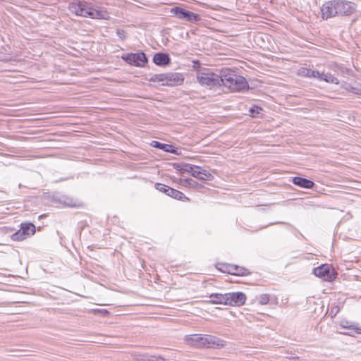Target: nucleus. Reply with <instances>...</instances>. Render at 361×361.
I'll list each match as a JSON object with an SVG mask.
<instances>
[{"mask_svg":"<svg viewBox=\"0 0 361 361\" xmlns=\"http://www.w3.org/2000/svg\"><path fill=\"white\" fill-rule=\"evenodd\" d=\"M136 359L137 360H143V361H164V358L161 356L156 358L154 356L147 357V356L142 355V356H140V357H137Z\"/></svg>","mask_w":361,"mask_h":361,"instance_id":"30","label":"nucleus"},{"mask_svg":"<svg viewBox=\"0 0 361 361\" xmlns=\"http://www.w3.org/2000/svg\"><path fill=\"white\" fill-rule=\"evenodd\" d=\"M322 16L323 19H328L337 16L335 1H331L324 4L322 8Z\"/></svg>","mask_w":361,"mask_h":361,"instance_id":"10","label":"nucleus"},{"mask_svg":"<svg viewBox=\"0 0 361 361\" xmlns=\"http://www.w3.org/2000/svg\"><path fill=\"white\" fill-rule=\"evenodd\" d=\"M171 149L172 150L171 151H168V152H170V153H172V154H177V155L180 154V149L179 148H178V147H174L172 145H171Z\"/></svg>","mask_w":361,"mask_h":361,"instance_id":"35","label":"nucleus"},{"mask_svg":"<svg viewBox=\"0 0 361 361\" xmlns=\"http://www.w3.org/2000/svg\"><path fill=\"white\" fill-rule=\"evenodd\" d=\"M340 326L343 329L350 330V331L348 332H341V334L348 336H353V334H361V327L357 326L356 325L353 324L352 322L349 321H341Z\"/></svg>","mask_w":361,"mask_h":361,"instance_id":"13","label":"nucleus"},{"mask_svg":"<svg viewBox=\"0 0 361 361\" xmlns=\"http://www.w3.org/2000/svg\"><path fill=\"white\" fill-rule=\"evenodd\" d=\"M200 180L206 181V180H212L214 176L210 173L208 171L202 169V175L200 176Z\"/></svg>","mask_w":361,"mask_h":361,"instance_id":"31","label":"nucleus"},{"mask_svg":"<svg viewBox=\"0 0 361 361\" xmlns=\"http://www.w3.org/2000/svg\"><path fill=\"white\" fill-rule=\"evenodd\" d=\"M25 238L20 229L11 235V239L14 241H21Z\"/></svg>","mask_w":361,"mask_h":361,"instance_id":"32","label":"nucleus"},{"mask_svg":"<svg viewBox=\"0 0 361 361\" xmlns=\"http://www.w3.org/2000/svg\"><path fill=\"white\" fill-rule=\"evenodd\" d=\"M192 164L188 163H175L173 164L174 169L181 173H190L192 169Z\"/></svg>","mask_w":361,"mask_h":361,"instance_id":"22","label":"nucleus"},{"mask_svg":"<svg viewBox=\"0 0 361 361\" xmlns=\"http://www.w3.org/2000/svg\"><path fill=\"white\" fill-rule=\"evenodd\" d=\"M345 90L355 94L361 95V85L352 86L351 85L346 84L344 87Z\"/></svg>","mask_w":361,"mask_h":361,"instance_id":"26","label":"nucleus"},{"mask_svg":"<svg viewBox=\"0 0 361 361\" xmlns=\"http://www.w3.org/2000/svg\"><path fill=\"white\" fill-rule=\"evenodd\" d=\"M226 345V341L214 336L204 334L202 348H222Z\"/></svg>","mask_w":361,"mask_h":361,"instance_id":"6","label":"nucleus"},{"mask_svg":"<svg viewBox=\"0 0 361 361\" xmlns=\"http://www.w3.org/2000/svg\"><path fill=\"white\" fill-rule=\"evenodd\" d=\"M121 58L129 65L136 67H145L148 63V59L143 51L124 54Z\"/></svg>","mask_w":361,"mask_h":361,"instance_id":"3","label":"nucleus"},{"mask_svg":"<svg viewBox=\"0 0 361 361\" xmlns=\"http://www.w3.org/2000/svg\"><path fill=\"white\" fill-rule=\"evenodd\" d=\"M60 201L61 203L68 207H75L78 206L76 200L69 197L63 196L61 197Z\"/></svg>","mask_w":361,"mask_h":361,"instance_id":"24","label":"nucleus"},{"mask_svg":"<svg viewBox=\"0 0 361 361\" xmlns=\"http://www.w3.org/2000/svg\"><path fill=\"white\" fill-rule=\"evenodd\" d=\"M298 75L302 77L317 79V77H319V71L307 68H301L299 70Z\"/></svg>","mask_w":361,"mask_h":361,"instance_id":"19","label":"nucleus"},{"mask_svg":"<svg viewBox=\"0 0 361 361\" xmlns=\"http://www.w3.org/2000/svg\"><path fill=\"white\" fill-rule=\"evenodd\" d=\"M153 62L159 66L164 67L171 63V58L169 54L158 52L153 56Z\"/></svg>","mask_w":361,"mask_h":361,"instance_id":"12","label":"nucleus"},{"mask_svg":"<svg viewBox=\"0 0 361 361\" xmlns=\"http://www.w3.org/2000/svg\"><path fill=\"white\" fill-rule=\"evenodd\" d=\"M197 82L204 87L213 89L224 85L232 92H240L249 90L247 80L241 75L235 74L231 69H223L220 74L212 72L209 68L197 71L196 74Z\"/></svg>","mask_w":361,"mask_h":361,"instance_id":"1","label":"nucleus"},{"mask_svg":"<svg viewBox=\"0 0 361 361\" xmlns=\"http://www.w3.org/2000/svg\"><path fill=\"white\" fill-rule=\"evenodd\" d=\"M69 9L72 13H75L77 16L94 19L105 18V13L93 8L90 3L85 1L71 4Z\"/></svg>","mask_w":361,"mask_h":361,"instance_id":"2","label":"nucleus"},{"mask_svg":"<svg viewBox=\"0 0 361 361\" xmlns=\"http://www.w3.org/2000/svg\"><path fill=\"white\" fill-rule=\"evenodd\" d=\"M20 230L26 238L34 235L36 232L35 226L32 223L30 222L22 223L20 224Z\"/></svg>","mask_w":361,"mask_h":361,"instance_id":"16","label":"nucleus"},{"mask_svg":"<svg viewBox=\"0 0 361 361\" xmlns=\"http://www.w3.org/2000/svg\"><path fill=\"white\" fill-rule=\"evenodd\" d=\"M178 183L184 187L191 188H200L202 187V185L199 184L196 180L189 178L185 179L180 178Z\"/></svg>","mask_w":361,"mask_h":361,"instance_id":"20","label":"nucleus"},{"mask_svg":"<svg viewBox=\"0 0 361 361\" xmlns=\"http://www.w3.org/2000/svg\"><path fill=\"white\" fill-rule=\"evenodd\" d=\"M155 188L157 190H159V192H163V193L166 194V195H169L168 191L170 189L169 186L166 185L162 184V183H157L155 184Z\"/></svg>","mask_w":361,"mask_h":361,"instance_id":"29","label":"nucleus"},{"mask_svg":"<svg viewBox=\"0 0 361 361\" xmlns=\"http://www.w3.org/2000/svg\"><path fill=\"white\" fill-rule=\"evenodd\" d=\"M169 197L174 198L176 200H181V201H188L189 198L187 197L182 192L172 188L170 187L169 190L168 191Z\"/></svg>","mask_w":361,"mask_h":361,"instance_id":"21","label":"nucleus"},{"mask_svg":"<svg viewBox=\"0 0 361 361\" xmlns=\"http://www.w3.org/2000/svg\"><path fill=\"white\" fill-rule=\"evenodd\" d=\"M337 16H349L355 11V5L352 2L335 1Z\"/></svg>","mask_w":361,"mask_h":361,"instance_id":"7","label":"nucleus"},{"mask_svg":"<svg viewBox=\"0 0 361 361\" xmlns=\"http://www.w3.org/2000/svg\"><path fill=\"white\" fill-rule=\"evenodd\" d=\"M314 274L326 281H332L336 277V272L333 267L328 264H322L313 269Z\"/></svg>","mask_w":361,"mask_h":361,"instance_id":"5","label":"nucleus"},{"mask_svg":"<svg viewBox=\"0 0 361 361\" xmlns=\"http://www.w3.org/2000/svg\"><path fill=\"white\" fill-rule=\"evenodd\" d=\"M171 13L176 18L190 23H197L201 20V17L199 14L188 11L180 6L172 8Z\"/></svg>","mask_w":361,"mask_h":361,"instance_id":"4","label":"nucleus"},{"mask_svg":"<svg viewBox=\"0 0 361 361\" xmlns=\"http://www.w3.org/2000/svg\"><path fill=\"white\" fill-rule=\"evenodd\" d=\"M227 295L226 305L229 306H241L245 304L247 298L245 294L243 292L228 293Z\"/></svg>","mask_w":361,"mask_h":361,"instance_id":"8","label":"nucleus"},{"mask_svg":"<svg viewBox=\"0 0 361 361\" xmlns=\"http://www.w3.org/2000/svg\"><path fill=\"white\" fill-rule=\"evenodd\" d=\"M151 146L157 148V149H161L163 150L164 152H168V151H171L172 149H171V145H169V144H166V143H162V142H158V141H152L151 142Z\"/></svg>","mask_w":361,"mask_h":361,"instance_id":"23","label":"nucleus"},{"mask_svg":"<svg viewBox=\"0 0 361 361\" xmlns=\"http://www.w3.org/2000/svg\"><path fill=\"white\" fill-rule=\"evenodd\" d=\"M270 299V296L269 294H262L258 298V302L260 305H267Z\"/></svg>","mask_w":361,"mask_h":361,"instance_id":"33","label":"nucleus"},{"mask_svg":"<svg viewBox=\"0 0 361 361\" xmlns=\"http://www.w3.org/2000/svg\"><path fill=\"white\" fill-rule=\"evenodd\" d=\"M210 302L213 304H222L226 305L228 300L227 293H212L209 295Z\"/></svg>","mask_w":361,"mask_h":361,"instance_id":"17","label":"nucleus"},{"mask_svg":"<svg viewBox=\"0 0 361 361\" xmlns=\"http://www.w3.org/2000/svg\"><path fill=\"white\" fill-rule=\"evenodd\" d=\"M338 311H339V308L338 306L333 307L330 312V314H331V317H335L336 314L338 312Z\"/></svg>","mask_w":361,"mask_h":361,"instance_id":"36","label":"nucleus"},{"mask_svg":"<svg viewBox=\"0 0 361 361\" xmlns=\"http://www.w3.org/2000/svg\"><path fill=\"white\" fill-rule=\"evenodd\" d=\"M224 272L230 274L245 276L250 274V272L245 267H240L234 264H228L226 266Z\"/></svg>","mask_w":361,"mask_h":361,"instance_id":"11","label":"nucleus"},{"mask_svg":"<svg viewBox=\"0 0 361 361\" xmlns=\"http://www.w3.org/2000/svg\"><path fill=\"white\" fill-rule=\"evenodd\" d=\"M204 334H193L185 336V340L187 344L197 348H202V343Z\"/></svg>","mask_w":361,"mask_h":361,"instance_id":"14","label":"nucleus"},{"mask_svg":"<svg viewBox=\"0 0 361 361\" xmlns=\"http://www.w3.org/2000/svg\"><path fill=\"white\" fill-rule=\"evenodd\" d=\"M202 171V169L200 166L192 164V169L190 171V173L192 177L197 178L198 180H200Z\"/></svg>","mask_w":361,"mask_h":361,"instance_id":"25","label":"nucleus"},{"mask_svg":"<svg viewBox=\"0 0 361 361\" xmlns=\"http://www.w3.org/2000/svg\"><path fill=\"white\" fill-rule=\"evenodd\" d=\"M166 78L165 73H160V74H154L152 75V77L149 79L150 82H161L162 83L164 82V80Z\"/></svg>","mask_w":361,"mask_h":361,"instance_id":"28","label":"nucleus"},{"mask_svg":"<svg viewBox=\"0 0 361 361\" xmlns=\"http://www.w3.org/2000/svg\"><path fill=\"white\" fill-rule=\"evenodd\" d=\"M166 78L163 85L167 86H178L183 84L184 81V77L182 73H165Z\"/></svg>","mask_w":361,"mask_h":361,"instance_id":"9","label":"nucleus"},{"mask_svg":"<svg viewBox=\"0 0 361 361\" xmlns=\"http://www.w3.org/2000/svg\"><path fill=\"white\" fill-rule=\"evenodd\" d=\"M116 35L122 40H124L126 38V33L123 30H117Z\"/></svg>","mask_w":361,"mask_h":361,"instance_id":"34","label":"nucleus"},{"mask_svg":"<svg viewBox=\"0 0 361 361\" xmlns=\"http://www.w3.org/2000/svg\"><path fill=\"white\" fill-rule=\"evenodd\" d=\"M193 63H195L194 65V67H196V64L200 66V63L199 62V61H194Z\"/></svg>","mask_w":361,"mask_h":361,"instance_id":"37","label":"nucleus"},{"mask_svg":"<svg viewBox=\"0 0 361 361\" xmlns=\"http://www.w3.org/2000/svg\"><path fill=\"white\" fill-rule=\"evenodd\" d=\"M103 311H104L105 313H107V312H107V310H104Z\"/></svg>","mask_w":361,"mask_h":361,"instance_id":"38","label":"nucleus"},{"mask_svg":"<svg viewBox=\"0 0 361 361\" xmlns=\"http://www.w3.org/2000/svg\"><path fill=\"white\" fill-rule=\"evenodd\" d=\"M263 111V109L259 106L253 105L250 108L249 112L252 117H257Z\"/></svg>","mask_w":361,"mask_h":361,"instance_id":"27","label":"nucleus"},{"mask_svg":"<svg viewBox=\"0 0 361 361\" xmlns=\"http://www.w3.org/2000/svg\"><path fill=\"white\" fill-rule=\"evenodd\" d=\"M319 77H317V79L321 80V81H325L329 83L339 84V80L334 77L331 73H324V72H319Z\"/></svg>","mask_w":361,"mask_h":361,"instance_id":"18","label":"nucleus"},{"mask_svg":"<svg viewBox=\"0 0 361 361\" xmlns=\"http://www.w3.org/2000/svg\"><path fill=\"white\" fill-rule=\"evenodd\" d=\"M292 182L294 185L305 189H311L315 185L312 180L300 176L293 178Z\"/></svg>","mask_w":361,"mask_h":361,"instance_id":"15","label":"nucleus"}]
</instances>
